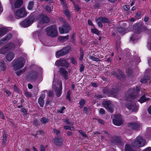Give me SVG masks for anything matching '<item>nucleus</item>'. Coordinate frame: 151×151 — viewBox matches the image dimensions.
<instances>
[{"mask_svg":"<svg viewBox=\"0 0 151 151\" xmlns=\"http://www.w3.org/2000/svg\"><path fill=\"white\" fill-rule=\"evenodd\" d=\"M36 19L38 22L37 25L38 27H40L42 24L47 23L49 21V19L47 16L41 15L37 17L34 15V13H32L31 14L29 17L21 22V25L24 27H28L30 26L34 21H35Z\"/></svg>","mask_w":151,"mask_h":151,"instance_id":"obj_1","label":"nucleus"},{"mask_svg":"<svg viewBox=\"0 0 151 151\" xmlns=\"http://www.w3.org/2000/svg\"><path fill=\"white\" fill-rule=\"evenodd\" d=\"M139 88L136 87V88H132L130 90V92L131 94L128 96L127 99V100L129 101V104H127L126 106L130 111L136 112L138 110L137 106L135 103H132V100L134 99L137 96V94L139 91Z\"/></svg>","mask_w":151,"mask_h":151,"instance_id":"obj_2","label":"nucleus"},{"mask_svg":"<svg viewBox=\"0 0 151 151\" xmlns=\"http://www.w3.org/2000/svg\"><path fill=\"white\" fill-rule=\"evenodd\" d=\"M19 41L20 40H17L14 42H12L6 45L0 50V53L4 54L7 52L14 50L19 45Z\"/></svg>","mask_w":151,"mask_h":151,"instance_id":"obj_3","label":"nucleus"},{"mask_svg":"<svg viewBox=\"0 0 151 151\" xmlns=\"http://www.w3.org/2000/svg\"><path fill=\"white\" fill-rule=\"evenodd\" d=\"M54 77L52 86L56 96L59 97L60 96L62 93V83L60 80H59L58 79H56L55 76Z\"/></svg>","mask_w":151,"mask_h":151,"instance_id":"obj_4","label":"nucleus"},{"mask_svg":"<svg viewBox=\"0 0 151 151\" xmlns=\"http://www.w3.org/2000/svg\"><path fill=\"white\" fill-rule=\"evenodd\" d=\"M42 72L41 69L37 68L30 72L27 77L28 79L31 81L36 80L41 76Z\"/></svg>","mask_w":151,"mask_h":151,"instance_id":"obj_5","label":"nucleus"},{"mask_svg":"<svg viewBox=\"0 0 151 151\" xmlns=\"http://www.w3.org/2000/svg\"><path fill=\"white\" fill-rule=\"evenodd\" d=\"M25 63V59L23 57L18 58L14 61L13 68L15 70L20 69L24 66Z\"/></svg>","mask_w":151,"mask_h":151,"instance_id":"obj_6","label":"nucleus"},{"mask_svg":"<svg viewBox=\"0 0 151 151\" xmlns=\"http://www.w3.org/2000/svg\"><path fill=\"white\" fill-rule=\"evenodd\" d=\"M59 20L61 22L65 24V26H63L59 28V30L60 33V34H63L65 33H67L68 32L69 30L70 29V27L68 24L65 20H64L63 18L60 17L59 18Z\"/></svg>","mask_w":151,"mask_h":151,"instance_id":"obj_7","label":"nucleus"},{"mask_svg":"<svg viewBox=\"0 0 151 151\" xmlns=\"http://www.w3.org/2000/svg\"><path fill=\"white\" fill-rule=\"evenodd\" d=\"M46 30L48 36L55 37L58 35V33L55 25H53L47 28Z\"/></svg>","mask_w":151,"mask_h":151,"instance_id":"obj_8","label":"nucleus"},{"mask_svg":"<svg viewBox=\"0 0 151 151\" xmlns=\"http://www.w3.org/2000/svg\"><path fill=\"white\" fill-rule=\"evenodd\" d=\"M145 144V140L139 136L137 137L136 140L132 143V145L136 148L142 147Z\"/></svg>","mask_w":151,"mask_h":151,"instance_id":"obj_9","label":"nucleus"},{"mask_svg":"<svg viewBox=\"0 0 151 151\" xmlns=\"http://www.w3.org/2000/svg\"><path fill=\"white\" fill-rule=\"evenodd\" d=\"M14 14L16 18L19 19L26 16L27 13L24 8L23 7L17 10L14 13Z\"/></svg>","mask_w":151,"mask_h":151,"instance_id":"obj_10","label":"nucleus"},{"mask_svg":"<svg viewBox=\"0 0 151 151\" xmlns=\"http://www.w3.org/2000/svg\"><path fill=\"white\" fill-rule=\"evenodd\" d=\"M70 46L63 48L62 50L58 51L56 54L57 58H59L61 56H63L66 54L70 51Z\"/></svg>","mask_w":151,"mask_h":151,"instance_id":"obj_11","label":"nucleus"},{"mask_svg":"<svg viewBox=\"0 0 151 151\" xmlns=\"http://www.w3.org/2000/svg\"><path fill=\"white\" fill-rule=\"evenodd\" d=\"M114 116L115 119H113V122L114 125L120 126L123 124V121L119 114L114 115Z\"/></svg>","mask_w":151,"mask_h":151,"instance_id":"obj_12","label":"nucleus"},{"mask_svg":"<svg viewBox=\"0 0 151 151\" xmlns=\"http://www.w3.org/2000/svg\"><path fill=\"white\" fill-rule=\"evenodd\" d=\"M103 106L106 109H108L111 113L113 111V105L111 101H105L102 102Z\"/></svg>","mask_w":151,"mask_h":151,"instance_id":"obj_13","label":"nucleus"},{"mask_svg":"<svg viewBox=\"0 0 151 151\" xmlns=\"http://www.w3.org/2000/svg\"><path fill=\"white\" fill-rule=\"evenodd\" d=\"M128 127L129 129L138 130L141 128V126L139 123H130L128 124Z\"/></svg>","mask_w":151,"mask_h":151,"instance_id":"obj_14","label":"nucleus"},{"mask_svg":"<svg viewBox=\"0 0 151 151\" xmlns=\"http://www.w3.org/2000/svg\"><path fill=\"white\" fill-rule=\"evenodd\" d=\"M98 25L99 27H102L103 26L102 23H109V20L106 18L100 17L96 20Z\"/></svg>","mask_w":151,"mask_h":151,"instance_id":"obj_15","label":"nucleus"},{"mask_svg":"<svg viewBox=\"0 0 151 151\" xmlns=\"http://www.w3.org/2000/svg\"><path fill=\"white\" fill-rule=\"evenodd\" d=\"M55 64L58 66H62L67 68L68 67V63L65 60H61L56 61Z\"/></svg>","mask_w":151,"mask_h":151,"instance_id":"obj_16","label":"nucleus"},{"mask_svg":"<svg viewBox=\"0 0 151 151\" xmlns=\"http://www.w3.org/2000/svg\"><path fill=\"white\" fill-rule=\"evenodd\" d=\"M63 139L60 137L55 138L52 140L53 143L56 145L58 146H61L63 142Z\"/></svg>","mask_w":151,"mask_h":151,"instance_id":"obj_17","label":"nucleus"},{"mask_svg":"<svg viewBox=\"0 0 151 151\" xmlns=\"http://www.w3.org/2000/svg\"><path fill=\"white\" fill-rule=\"evenodd\" d=\"M6 55V58L8 61H11L13 59L14 57V53L11 51H9Z\"/></svg>","mask_w":151,"mask_h":151,"instance_id":"obj_18","label":"nucleus"},{"mask_svg":"<svg viewBox=\"0 0 151 151\" xmlns=\"http://www.w3.org/2000/svg\"><path fill=\"white\" fill-rule=\"evenodd\" d=\"M60 72L65 79H67L68 78V72L65 69L61 68L60 70Z\"/></svg>","mask_w":151,"mask_h":151,"instance_id":"obj_19","label":"nucleus"},{"mask_svg":"<svg viewBox=\"0 0 151 151\" xmlns=\"http://www.w3.org/2000/svg\"><path fill=\"white\" fill-rule=\"evenodd\" d=\"M89 58L91 60L96 62H99L100 60L97 53H95L93 55H91L89 56Z\"/></svg>","mask_w":151,"mask_h":151,"instance_id":"obj_20","label":"nucleus"},{"mask_svg":"<svg viewBox=\"0 0 151 151\" xmlns=\"http://www.w3.org/2000/svg\"><path fill=\"white\" fill-rule=\"evenodd\" d=\"M45 94H42L40 95L38 99V103L41 107H43L44 104V99L45 98Z\"/></svg>","mask_w":151,"mask_h":151,"instance_id":"obj_21","label":"nucleus"},{"mask_svg":"<svg viewBox=\"0 0 151 151\" xmlns=\"http://www.w3.org/2000/svg\"><path fill=\"white\" fill-rule=\"evenodd\" d=\"M150 99V98L147 96L144 95L141 97L138 101L142 103Z\"/></svg>","mask_w":151,"mask_h":151,"instance_id":"obj_22","label":"nucleus"},{"mask_svg":"<svg viewBox=\"0 0 151 151\" xmlns=\"http://www.w3.org/2000/svg\"><path fill=\"white\" fill-rule=\"evenodd\" d=\"M139 39V38L136 33L132 35L130 38V40L134 42H137V40H138Z\"/></svg>","mask_w":151,"mask_h":151,"instance_id":"obj_23","label":"nucleus"},{"mask_svg":"<svg viewBox=\"0 0 151 151\" xmlns=\"http://www.w3.org/2000/svg\"><path fill=\"white\" fill-rule=\"evenodd\" d=\"M8 29L5 27H2L0 28V36L4 35L7 31Z\"/></svg>","mask_w":151,"mask_h":151,"instance_id":"obj_24","label":"nucleus"},{"mask_svg":"<svg viewBox=\"0 0 151 151\" xmlns=\"http://www.w3.org/2000/svg\"><path fill=\"white\" fill-rule=\"evenodd\" d=\"M22 0H16L14 4L15 7V8L19 7L22 5Z\"/></svg>","mask_w":151,"mask_h":151,"instance_id":"obj_25","label":"nucleus"},{"mask_svg":"<svg viewBox=\"0 0 151 151\" xmlns=\"http://www.w3.org/2000/svg\"><path fill=\"white\" fill-rule=\"evenodd\" d=\"M146 131L147 136V138H148L149 139L151 140V128L149 127L147 128Z\"/></svg>","mask_w":151,"mask_h":151,"instance_id":"obj_26","label":"nucleus"},{"mask_svg":"<svg viewBox=\"0 0 151 151\" xmlns=\"http://www.w3.org/2000/svg\"><path fill=\"white\" fill-rule=\"evenodd\" d=\"M150 77L149 76H146L144 78L141 79L140 80L141 83H145L147 81L150 79Z\"/></svg>","mask_w":151,"mask_h":151,"instance_id":"obj_27","label":"nucleus"},{"mask_svg":"<svg viewBox=\"0 0 151 151\" xmlns=\"http://www.w3.org/2000/svg\"><path fill=\"white\" fill-rule=\"evenodd\" d=\"M125 151H134L131 147L128 144L125 146Z\"/></svg>","mask_w":151,"mask_h":151,"instance_id":"obj_28","label":"nucleus"},{"mask_svg":"<svg viewBox=\"0 0 151 151\" xmlns=\"http://www.w3.org/2000/svg\"><path fill=\"white\" fill-rule=\"evenodd\" d=\"M118 31L122 35L124 34L127 32V31H126V32H125L126 29L122 27H120L118 28Z\"/></svg>","mask_w":151,"mask_h":151,"instance_id":"obj_29","label":"nucleus"},{"mask_svg":"<svg viewBox=\"0 0 151 151\" xmlns=\"http://www.w3.org/2000/svg\"><path fill=\"white\" fill-rule=\"evenodd\" d=\"M12 37V35L11 34H8L4 38L5 40V42H7Z\"/></svg>","mask_w":151,"mask_h":151,"instance_id":"obj_30","label":"nucleus"},{"mask_svg":"<svg viewBox=\"0 0 151 151\" xmlns=\"http://www.w3.org/2000/svg\"><path fill=\"white\" fill-rule=\"evenodd\" d=\"M33 5L34 2L33 1H31L29 2L27 6V9L29 10H31L33 8Z\"/></svg>","mask_w":151,"mask_h":151,"instance_id":"obj_31","label":"nucleus"},{"mask_svg":"<svg viewBox=\"0 0 151 151\" xmlns=\"http://www.w3.org/2000/svg\"><path fill=\"white\" fill-rule=\"evenodd\" d=\"M68 38V35L64 36H61L59 37V40H60L62 41L63 42H64L67 40Z\"/></svg>","mask_w":151,"mask_h":151,"instance_id":"obj_32","label":"nucleus"},{"mask_svg":"<svg viewBox=\"0 0 151 151\" xmlns=\"http://www.w3.org/2000/svg\"><path fill=\"white\" fill-rule=\"evenodd\" d=\"M7 137L6 136H4L2 138V145L3 146H5L6 143Z\"/></svg>","mask_w":151,"mask_h":151,"instance_id":"obj_33","label":"nucleus"},{"mask_svg":"<svg viewBox=\"0 0 151 151\" xmlns=\"http://www.w3.org/2000/svg\"><path fill=\"white\" fill-rule=\"evenodd\" d=\"M1 70H4L5 69L6 67L4 66V61L3 60H1Z\"/></svg>","mask_w":151,"mask_h":151,"instance_id":"obj_34","label":"nucleus"},{"mask_svg":"<svg viewBox=\"0 0 151 151\" xmlns=\"http://www.w3.org/2000/svg\"><path fill=\"white\" fill-rule=\"evenodd\" d=\"M64 128L65 130L69 129L70 130H73L75 129L74 127L68 126H65L64 127Z\"/></svg>","mask_w":151,"mask_h":151,"instance_id":"obj_35","label":"nucleus"},{"mask_svg":"<svg viewBox=\"0 0 151 151\" xmlns=\"http://www.w3.org/2000/svg\"><path fill=\"white\" fill-rule=\"evenodd\" d=\"M45 9L49 12H50L52 10L53 7H51L49 6H46L45 8Z\"/></svg>","mask_w":151,"mask_h":151,"instance_id":"obj_36","label":"nucleus"},{"mask_svg":"<svg viewBox=\"0 0 151 151\" xmlns=\"http://www.w3.org/2000/svg\"><path fill=\"white\" fill-rule=\"evenodd\" d=\"M91 31L92 33L96 34L97 35H99V31L95 28H92L91 29Z\"/></svg>","mask_w":151,"mask_h":151,"instance_id":"obj_37","label":"nucleus"},{"mask_svg":"<svg viewBox=\"0 0 151 151\" xmlns=\"http://www.w3.org/2000/svg\"><path fill=\"white\" fill-rule=\"evenodd\" d=\"M41 122L43 124H45L48 122V120L45 118L43 117L41 119Z\"/></svg>","mask_w":151,"mask_h":151,"instance_id":"obj_38","label":"nucleus"},{"mask_svg":"<svg viewBox=\"0 0 151 151\" xmlns=\"http://www.w3.org/2000/svg\"><path fill=\"white\" fill-rule=\"evenodd\" d=\"M64 13L66 15V17L69 19L70 17V15L69 14V11L68 10L66 9Z\"/></svg>","mask_w":151,"mask_h":151,"instance_id":"obj_39","label":"nucleus"},{"mask_svg":"<svg viewBox=\"0 0 151 151\" xmlns=\"http://www.w3.org/2000/svg\"><path fill=\"white\" fill-rule=\"evenodd\" d=\"M85 103V101L84 100H81L79 102V104L81 108H82Z\"/></svg>","mask_w":151,"mask_h":151,"instance_id":"obj_40","label":"nucleus"},{"mask_svg":"<svg viewBox=\"0 0 151 151\" xmlns=\"http://www.w3.org/2000/svg\"><path fill=\"white\" fill-rule=\"evenodd\" d=\"M78 132L80 133V134L82 135L83 137H86V134L82 130H78Z\"/></svg>","mask_w":151,"mask_h":151,"instance_id":"obj_41","label":"nucleus"},{"mask_svg":"<svg viewBox=\"0 0 151 151\" xmlns=\"http://www.w3.org/2000/svg\"><path fill=\"white\" fill-rule=\"evenodd\" d=\"M6 42H5V40L4 38L1 40L0 41V46H1L3 44H4Z\"/></svg>","mask_w":151,"mask_h":151,"instance_id":"obj_42","label":"nucleus"},{"mask_svg":"<svg viewBox=\"0 0 151 151\" xmlns=\"http://www.w3.org/2000/svg\"><path fill=\"white\" fill-rule=\"evenodd\" d=\"M83 52L81 51L80 52V55L79 57V60H81L83 58Z\"/></svg>","mask_w":151,"mask_h":151,"instance_id":"obj_43","label":"nucleus"},{"mask_svg":"<svg viewBox=\"0 0 151 151\" xmlns=\"http://www.w3.org/2000/svg\"><path fill=\"white\" fill-rule=\"evenodd\" d=\"M141 15V12H137L136 15L135 17L137 19H139Z\"/></svg>","mask_w":151,"mask_h":151,"instance_id":"obj_44","label":"nucleus"},{"mask_svg":"<svg viewBox=\"0 0 151 151\" xmlns=\"http://www.w3.org/2000/svg\"><path fill=\"white\" fill-rule=\"evenodd\" d=\"M64 122L66 123V124H69L70 125H73V123L72 122H69V120L68 119H66Z\"/></svg>","mask_w":151,"mask_h":151,"instance_id":"obj_45","label":"nucleus"},{"mask_svg":"<svg viewBox=\"0 0 151 151\" xmlns=\"http://www.w3.org/2000/svg\"><path fill=\"white\" fill-rule=\"evenodd\" d=\"M24 94L27 97H29L31 96V95L30 93L28 92H25Z\"/></svg>","mask_w":151,"mask_h":151,"instance_id":"obj_46","label":"nucleus"},{"mask_svg":"<svg viewBox=\"0 0 151 151\" xmlns=\"http://www.w3.org/2000/svg\"><path fill=\"white\" fill-rule=\"evenodd\" d=\"M54 133H56L57 135H58L60 134V132L56 129H54L53 130Z\"/></svg>","mask_w":151,"mask_h":151,"instance_id":"obj_47","label":"nucleus"},{"mask_svg":"<svg viewBox=\"0 0 151 151\" xmlns=\"http://www.w3.org/2000/svg\"><path fill=\"white\" fill-rule=\"evenodd\" d=\"M123 8L125 10L127 11L130 8L129 6L126 5H125L124 6Z\"/></svg>","mask_w":151,"mask_h":151,"instance_id":"obj_48","label":"nucleus"},{"mask_svg":"<svg viewBox=\"0 0 151 151\" xmlns=\"http://www.w3.org/2000/svg\"><path fill=\"white\" fill-rule=\"evenodd\" d=\"M0 117L1 119H4V117L3 113L0 111Z\"/></svg>","mask_w":151,"mask_h":151,"instance_id":"obj_49","label":"nucleus"},{"mask_svg":"<svg viewBox=\"0 0 151 151\" xmlns=\"http://www.w3.org/2000/svg\"><path fill=\"white\" fill-rule=\"evenodd\" d=\"M142 151H151V147H148L144 149Z\"/></svg>","mask_w":151,"mask_h":151,"instance_id":"obj_50","label":"nucleus"},{"mask_svg":"<svg viewBox=\"0 0 151 151\" xmlns=\"http://www.w3.org/2000/svg\"><path fill=\"white\" fill-rule=\"evenodd\" d=\"M71 61L72 63L76 65L77 64L76 60L74 58H72L71 59Z\"/></svg>","mask_w":151,"mask_h":151,"instance_id":"obj_51","label":"nucleus"},{"mask_svg":"<svg viewBox=\"0 0 151 151\" xmlns=\"http://www.w3.org/2000/svg\"><path fill=\"white\" fill-rule=\"evenodd\" d=\"M84 68V67L83 65H81L80 67V71L81 72H82Z\"/></svg>","mask_w":151,"mask_h":151,"instance_id":"obj_52","label":"nucleus"},{"mask_svg":"<svg viewBox=\"0 0 151 151\" xmlns=\"http://www.w3.org/2000/svg\"><path fill=\"white\" fill-rule=\"evenodd\" d=\"M65 109V107H63L62 108L60 109V110H58V112H60L61 113H62L63 112V110H64Z\"/></svg>","mask_w":151,"mask_h":151,"instance_id":"obj_53","label":"nucleus"},{"mask_svg":"<svg viewBox=\"0 0 151 151\" xmlns=\"http://www.w3.org/2000/svg\"><path fill=\"white\" fill-rule=\"evenodd\" d=\"M74 6L77 11H78L79 10L80 8L77 5L74 4Z\"/></svg>","mask_w":151,"mask_h":151,"instance_id":"obj_54","label":"nucleus"},{"mask_svg":"<svg viewBox=\"0 0 151 151\" xmlns=\"http://www.w3.org/2000/svg\"><path fill=\"white\" fill-rule=\"evenodd\" d=\"M100 113L101 114H104L105 112L104 110L103 109H101L99 110Z\"/></svg>","mask_w":151,"mask_h":151,"instance_id":"obj_55","label":"nucleus"},{"mask_svg":"<svg viewBox=\"0 0 151 151\" xmlns=\"http://www.w3.org/2000/svg\"><path fill=\"white\" fill-rule=\"evenodd\" d=\"M83 111L86 114H88V109L86 107H84Z\"/></svg>","mask_w":151,"mask_h":151,"instance_id":"obj_56","label":"nucleus"},{"mask_svg":"<svg viewBox=\"0 0 151 151\" xmlns=\"http://www.w3.org/2000/svg\"><path fill=\"white\" fill-rule=\"evenodd\" d=\"M88 24L90 26H93V24L92 22L90 20H88Z\"/></svg>","mask_w":151,"mask_h":151,"instance_id":"obj_57","label":"nucleus"},{"mask_svg":"<svg viewBox=\"0 0 151 151\" xmlns=\"http://www.w3.org/2000/svg\"><path fill=\"white\" fill-rule=\"evenodd\" d=\"M38 123H39V121L36 120H34V121H33V123L35 124L36 125H37L38 124Z\"/></svg>","mask_w":151,"mask_h":151,"instance_id":"obj_58","label":"nucleus"},{"mask_svg":"<svg viewBox=\"0 0 151 151\" xmlns=\"http://www.w3.org/2000/svg\"><path fill=\"white\" fill-rule=\"evenodd\" d=\"M148 113L151 114V105L149 107L148 109Z\"/></svg>","mask_w":151,"mask_h":151,"instance_id":"obj_59","label":"nucleus"},{"mask_svg":"<svg viewBox=\"0 0 151 151\" xmlns=\"http://www.w3.org/2000/svg\"><path fill=\"white\" fill-rule=\"evenodd\" d=\"M40 149L41 151H45V147L42 146H41Z\"/></svg>","mask_w":151,"mask_h":151,"instance_id":"obj_60","label":"nucleus"},{"mask_svg":"<svg viewBox=\"0 0 151 151\" xmlns=\"http://www.w3.org/2000/svg\"><path fill=\"white\" fill-rule=\"evenodd\" d=\"M66 134L68 136H70L72 134V132H68L66 133Z\"/></svg>","mask_w":151,"mask_h":151,"instance_id":"obj_61","label":"nucleus"},{"mask_svg":"<svg viewBox=\"0 0 151 151\" xmlns=\"http://www.w3.org/2000/svg\"><path fill=\"white\" fill-rule=\"evenodd\" d=\"M67 99L70 101V95L68 94H67Z\"/></svg>","mask_w":151,"mask_h":151,"instance_id":"obj_62","label":"nucleus"},{"mask_svg":"<svg viewBox=\"0 0 151 151\" xmlns=\"http://www.w3.org/2000/svg\"><path fill=\"white\" fill-rule=\"evenodd\" d=\"M28 86L29 88L30 89H31L32 88V85L30 84H29L28 85Z\"/></svg>","mask_w":151,"mask_h":151,"instance_id":"obj_63","label":"nucleus"},{"mask_svg":"<svg viewBox=\"0 0 151 151\" xmlns=\"http://www.w3.org/2000/svg\"><path fill=\"white\" fill-rule=\"evenodd\" d=\"M5 92L8 96H9V95H10L11 93L9 91H6Z\"/></svg>","mask_w":151,"mask_h":151,"instance_id":"obj_64","label":"nucleus"}]
</instances>
